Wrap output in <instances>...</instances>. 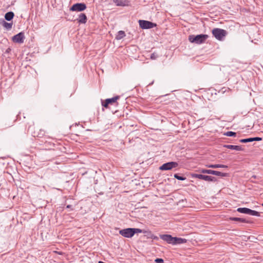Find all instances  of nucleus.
Instances as JSON below:
<instances>
[{
	"label": "nucleus",
	"mask_w": 263,
	"mask_h": 263,
	"mask_svg": "<svg viewBox=\"0 0 263 263\" xmlns=\"http://www.w3.org/2000/svg\"><path fill=\"white\" fill-rule=\"evenodd\" d=\"M0 23L8 30H10L12 27V23H7L3 19L0 20Z\"/></svg>",
	"instance_id": "obj_13"
},
{
	"label": "nucleus",
	"mask_w": 263,
	"mask_h": 263,
	"mask_svg": "<svg viewBox=\"0 0 263 263\" xmlns=\"http://www.w3.org/2000/svg\"><path fill=\"white\" fill-rule=\"evenodd\" d=\"M251 139H252V142L254 141H259L262 140V138L260 137H254V138H251Z\"/></svg>",
	"instance_id": "obj_29"
},
{
	"label": "nucleus",
	"mask_w": 263,
	"mask_h": 263,
	"mask_svg": "<svg viewBox=\"0 0 263 263\" xmlns=\"http://www.w3.org/2000/svg\"><path fill=\"white\" fill-rule=\"evenodd\" d=\"M212 34L217 40L222 41L227 35V32L222 29L214 28L212 30Z\"/></svg>",
	"instance_id": "obj_2"
},
{
	"label": "nucleus",
	"mask_w": 263,
	"mask_h": 263,
	"mask_svg": "<svg viewBox=\"0 0 263 263\" xmlns=\"http://www.w3.org/2000/svg\"><path fill=\"white\" fill-rule=\"evenodd\" d=\"M223 147H226V148H229V149L236 150V151H241L243 150V149L242 148L241 146H238V145H224Z\"/></svg>",
	"instance_id": "obj_14"
},
{
	"label": "nucleus",
	"mask_w": 263,
	"mask_h": 263,
	"mask_svg": "<svg viewBox=\"0 0 263 263\" xmlns=\"http://www.w3.org/2000/svg\"><path fill=\"white\" fill-rule=\"evenodd\" d=\"M149 233L152 234V232L149 231H146L145 236L148 238V236H149Z\"/></svg>",
	"instance_id": "obj_32"
},
{
	"label": "nucleus",
	"mask_w": 263,
	"mask_h": 263,
	"mask_svg": "<svg viewBox=\"0 0 263 263\" xmlns=\"http://www.w3.org/2000/svg\"><path fill=\"white\" fill-rule=\"evenodd\" d=\"M186 242V240L184 238L174 237L173 245H177L184 243Z\"/></svg>",
	"instance_id": "obj_16"
},
{
	"label": "nucleus",
	"mask_w": 263,
	"mask_h": 263,
	"mask_svg": "<svg viewBox=\"0 0 263 263\" xmlns=\"http://www.w3.org/2000/svg\"><path fill=\"white\" fill-rule=\"evenodd\" d=\"M206 166L209 168H227L228 166L223 164H210L206 165Z\"/></svg>",
	"instance_id": "obj_19"
},
{
	"label": "nucleus",
	"mask_w": 263,
	"mask_h": 263,
	"mask_svg": "<svg viewBox=\"0 0 263 263\" xmlns=\"http://www.w3.org/2000/svg\"><path fill=\"white\" fill-rule=\"evenodd\" d=\"M25 36L24 32H21L12 37V41L14 43L22 44L24 42Z\"/></svg>",
	"instance_id": "obj_10"
},
{
	"label": "nucleus",
	"mask_w": 263,
	"mask_h": 263,
	"mask_svg": "<svg viewBox=\"0 0 263 263\" xmlns=\"http://www.w3.org/2000/svg\"><path fill=\"white\" fill-rule=\"evenodd\" d=\"M160 238L162 240L166 241L167 243L172 244L173 243L174 237L170 235L164 234L160 235Z\"/></svg>",
	"instance_id": "obj_11"
},
{
	"label": "nucleus",
	"mask_w": 263,
	"mask_h": 263,
	"mask_svg": "<svg viewBox=\"0 0 263 263\" xmlns=\"http://www.w3.org/2000/svg\"><path fill=\"white\" fill-rule=\"evenodd\" d=\"M193 177L195 178L204 180L207 181L215 182L217 181L216 178H215L214 177L211 176L204 175H202V174H195L193 175Z\"/></svg>",
	"instance_id": "obj_8"
},
{
	"label": "nucleus",
	"mask_w": 263,
	"mask_h": 263,
	"mask_svg": "<svg viewBox=\"0 0 263 263\" xmlns=\"http://www.w3.org/2000/svg\"><path fill=\"white\" fill-rule=\"evenodd\" d=\"M120 98V97L118 96H117L116 97H114L112 98H109L107 99V101H108L110 104H112L114 103H116V101Z\"/></svg>",
	"instance_id": "obj_20"
},
{
	"label": "nucleus",
	"mask_w": 263,
	"mask_h": 263,
	"mask_svg": "<svg viewBox=\"0 0 263 263\" xmlns=\"http://www.w3.org/2000/svg\"><path fill=\"white\" fill-rule=\"evenodd\" d=\"M71 205H67V208H71Z\"/></svg>",
	"instance_id": "obj_35"
},
{
	"label": "nucleus",
	"mask_w": 263,
	"mask_h": 263,
	"mask_svg": "<svg viewBox=\"0 0 263 263\" xmlns=\"http://www.w3.org/2000/svg\"><path fill=\"white\" fill-rule=\"evenodd\" d=\"M262 205H263V203H262Z\"/></svg>",
	"instance_id": "obj_37"
},
{
	"label": "nucleus",
	"mask_w": 263,
	"mask_h": 263,
	"mask_svg": "<svg viewBox=\"0 0 263 263\" xmlns=\"http://www.w3.org/2000/svg\"><path fill=\"white\" fill-rule=\"evenodd\" d=\"M154 54H152V55H151V58L152 59H154Z\"/></svg>",
	"instance_id": "obj_34"
},
{
	"label": "nucleus",
	"mask_w": 263,
	"mask_h": 263,
	"mask_svg": "<svg viewBox=\"0 0 263 263\" xmlns=\"http://www.w3.org/2000/svg\"><path fill=\"white\" fill-rule=\"evenodd\" d=\"M200 173L203 174H208L215 175L220 177H226L228 176L227 173H222L219 171H213L211 170L201 169L200 170Z\"/></svg>",
	"instance_id": "obj_6"
},
{
	"label": "nucleus",
	"mask_w": 263,
	"mask_h": 263,
	"mask_svg": "<svg viewBox=\"0 0 263 263\" xmlns=\"http://www.w3.org/2000/svg\"><path fill=\"white\" fill-rule=\"evenodd\" d=\"M174 177L179 180H184L186 178L185 177L182 176H180L179 174H175L174 175Z\"/></svg>",
	"instance_id": "obj_24"
},
{
	"label": "nucleus",
	"mask_w": 263,
	"mask_h": 263,
	"mask_svg": "<svg viewBox=\"0 0 263 263\" xmlns=\"http://www.w3.org/2000/svg\"><path fill=\"white\" fill-rule=\"evenodd\" d=\"M55 253H58V254H62V252H57V251H55Z\"/></svg>",
	"instance_id": "obj_33"
},
{
	"label": "nucleus",
	"mask_w": 263,
	"mask_h": 263,
	"mask_svg": "<svg viewBox=\"0 0 263 263\" xmlns=\"http://www.w3.org/2000/svg\"><path fill=\"white\" fill-rule=\"evenodd\" d=\"M14 16V13L12 11L7 12L5 14V18L7 21H11Z\"/></svg>",
	"instance_id": "obj_17"
},
{
	"label": "nucleus",
	"mask_w": 263,
	"mask_h": 263,
	"mask_svg": "<svg viewBox=\"0 0 263 263\" xmlns=\"http://www.w3.org/2000/svg\"><path fill=\"white\" fill-rule=\"evenodd\" d=\"M241 143H247L252 142L251 138H247V139H242L240 140L239 141Z\"/></svg>",
	"instance_id": "obj_25"
},
{
	"label": "nucleus",
	"mask_w": 263,
	"mask_h": 263,
	"mask_svg": "<svg viewBox=\"0 0 263 263\" xmlns=\"http://www.w3.org/2000/svg\"><path fill=\"white\" fill-rule=\"evenodd\" d=\"M78 21V22L80 24H85L86 23L87 21V16L84 13H81L79 16V18L77 19Z\"/></svg>",
	"instance_id": "obj_15"
},
{
	"label": "nucleus",
	"mask_w": 263,
	"mask_h": 263,
	"mask_svg": "<svg viewBox=\"0 0 263 263\" xmlns=\"http://www.w3.org/2000/svg\"><path fill=\"white\" fill-rule=\"evenodd\" d=\"M114 2L118 6H127L129 3L126 0H114Z\"/></svg>",
	"instance_id": "obj_12"
},
{
	"label": "nucleus",
	"mask_w": 263,
	"mask_h": 263,
	"mask_svg": "<svg viewBox=\"0 0 263 263\" xmlns=\"http://www.w3.org/2000/svg\"><path fill=\"white\" fill-rule=\"evenodd\" d=\"M237 211L241 213H243L251 216L259 217L260 215L259 212L247 208H239L237 209Z\"/></svg>",
	"instance_id": "obj_3"
},
{
	"label": "nucleus",
	"mask_w": 263,
	"mask_h": 263,
	"mask_svg": "<svg viewBox=\"0 0 263 263\" xmlns=\"http://www.w3.org/2000/svg\"><path fill=\"white\" fill-rule=\"evenodd\" d=\"M209 36L207 34H200L197 35H190L189 36V41L192 43L201 44L205 42Z\"/></svg>",
	"instance_id": "obj_1"
},
{
	"label": "nucleus",
	"mask_w": 263,
	"mask_h": 263,
	"mask_svg": "<svg viewBox=\"0 0 263 263\" xmlns=\"http://www.w3.org/2000/svg\"><path fill=\"white\" fill-rule=\"evenodd\" d=\"M133 230L134 235L136 233H143L144 234L146 233V230H141V229H138V228H133Z\"/></svg>",
	"instance_id": "obj_22"
},
{
	"label": "nucleus",
	"mask_w": 263,
	"mask_h": 263,
	"mask_svg": "<svg viewBox=\"0 0 263 263\" xmlns=\"http://www.w3.org/2000/svg\"><path fill=\"white\" fill-rule=\"evenodd\" d=\"M86 9V5L85 4L82 3H76L73 4L70 8V10L71 11H82Z\"/></svg>",
	"instance_id": "obj_7"
},
{
	"label": "nucleus",
	"mask_w": 263,
	"mask_h": 263,
	"mask_svg": "<svg viewBox=\"0 0 263 263\" xmlns=\"http://www.w3.org/2000/svg\"><path fill=\"white\" fill-rule=\"evenodd\" d=\"M109 104H110V103L107 101V99L105 100L104 102H102V106L105 108H107Z\"/></svg>",
	"instance_id": "obj_26"
},
{
	"label": "nucleus",
	"mask_w": 263,
	"mask_h": 263,
	"mask_svg": "<svg viewBox=\"0 0 263 263\" xmlns=\"http://www.w3.org/2000/svg\"><path fill=\"white\" fill-rule=\"evenodd\" d=\"M125 36V33L123 31H119L118 32V35L116 36V39L120 40Z\"/></svg>",
	"instance_id": "obj_21"
},
{
	"label": "nucleus",
	"mask_w": 263,
	"mask_h": 263,
	"mask_svg": "<svg viewBox=\"0 0 263 263\" xmlns=\"http://www.w3.org/2000/svg\"><path fill=\"white\" fill-rule=\"evenodd\" d=\"M148 238H151V239H155V240L158 239V237L157 236H155L154 234H150V233H149V236H148Z\"/></svg>",
	"instance_id": "obj_28"
},
{
	"label": "nucleus",
	"mask_w": 263,
	"mask_h": 263,
	"mask_svg": "<svg viewBox=\"0 0 263 263\" xmlns=\"http://www.w3.org/2000/svg\"><path fill=\"white\" fill-rule=\"evenodd\" d=\"M139 24L140 28L143 29H151L157 26L155 23L145 20H139Z\"/></svg>",
	"instance_id": "obj_4"
},
{
	"label": "nucleus",
	"mask_w": 263,
	"mask_h": 263,
	"mask_svg": "<svg viewBox=\"0 0 263 263\" xmlns=\"http://www.w3.org/2000/svg\"><path fill=\"white\" fill-rule=\"evenodd\" d=\"M178 166V164L176 162H168L163 164L160 166L159 170L162 171L171 170L173 168H176Z\"/></svg>",
	"instance_id": "obj_5"
},
{
	"label": "nucleus",
	"mask_w": 263,
	"mask_h": 263,
	"mask_svg": "<svg viewBox=\"0 0 263 263\" xmlns=\"http://www.w3.org/2000/svg\"><path fill=\"white\" fill-rule=\"evenodd\" d=\"M184 201V200L183 199H182L181 200L179 201V203H180L181 202H183Z\"/></svg>",
	"instance_id": "obj_36"
},
{
	"label": "nucleus",
	"mask_w": 263,
	"mask_h": 263,
	"mask_svg": "<svg viewBox=\"0 0 263 263\" xmlns=\"http://www.w3.org/2000/svg\"><path fill=\"white\" fill-rule=\"evenodd\" d=\"M119 234L124 237L131 238L134 236L133 228H126L119 231Z\"/></svg>",
	"instance_id": "obj_9"
},
{
	"label": "nucleus",
	"mask_w": 263,
	"mask_h": 263,
	"mask_svg": "<svg viewBox=\"0 0 263 263\" xmlns=\"http://www.w3.org/2000/svg\"><path fill=\"white\" fill-rule=\"evenodd\" d=\"M224 135L229 137H235L236 133L232 131H229L224 134Z\"/></svg>",
	"instance_id": "obj_23"
},
{
	"label": "nucleus",
	"mask_w": 263,
	"mask_h": 263,
	"mask_svg": "<svg viewBox=\"0 0 263 263\" xmlns=\"http://www.w3.org/2000/svg\"><path fill=\"white\" fill-rule=\"evenodd\" d=\"M109 104H110V103L107 101V99L105 100L104 102H102V106L105 108H107Z\"/></svg>",
	"instance_id": "obj_27"
},
{
	"label": "nucleus",
	"mask_w": 263,
	"mask_h": 263,
	"mask_svg": "<svg viewBox=\"0 0 263 263\" xmlns=\"http://www.w3.org/2000/svg\"><path fill=\"white\" fill-rule=\"evenodd\" d=\"M155 262L157 263H162L163 262V260L161 258H157L155 259Z\"/></svg>",
	"instance_id": "obj_30"
},
{
	"label": "nucleus",
	"mask_w": 263,
	"mask_h": 263,
	"mask_svg": "<svg viewBox=\"0 0 263 263\" xmlns=\"http://www.w3.org/2000/svg\"><path fill=\"white\" fill-rule=\"evenodd\" d=\"M230 219L233 221H236L243 223H250L251 222L245 218H238V217H231Z\"/></svg>",
	"instance_id": "obj_18"
},
{
	"label": "nucleus",
	"mask_w": 263,
	"mask_h": 263,
	"mask_svg": "<svg viewBox=\"0 0 263 263\" xmlns=\"http://www.w3.org/2000/svg\"><path fill=\"white\" fill-rule=\"evenodd\" d=\"M44 134V132L41 131L40 133H39L38 135H37V136L39 137H42V136H43Z\"/></svg>",
	"instance_id": "obj_31"
}]
</instances>
